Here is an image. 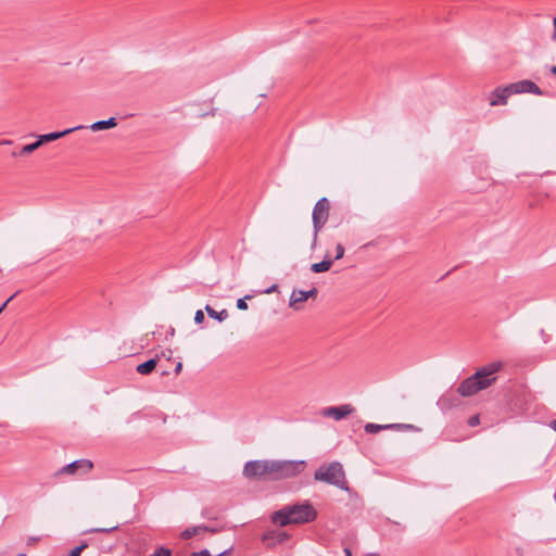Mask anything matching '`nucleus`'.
Instances as JSON below:
<instances>
[{
	"mask_svg": "<svg viewBox=\"0 0 556 556\" xmlns=\"http://www.w3.org/2000/svg\"><path fill=\"white\" fill-rule=\"evenodd\" d=\"M93 464L89 459H77L62 467L56 475H86L91 471Z\"/></svg>",
	"mask_w": 556,
	"mask_h": 556,
	"instance_id": "nucleus-6",
	"label": "nucleus"
},
{
	"mask_svg": "<svg viewBox=\"0 0 556 556\" xmlns=\"http://www.w3.org/2000/svg\"><path fill=\"white\" fill-rule=\"evenodd\" d=\"M317 518V511L307 501L287 505L279 510H276L270 519L274 523L286 527L288 525H302L314 521Z\"/></svg>",
	"mask_w": 556,
	"mask_h": 556,
	"instance_id": "nucleus-3",
	"label": "nucleus"
},
{
	"mask_svg": "<svg viewBox=\"0 0 556 556\" xmlns=\"http://www.w3.org/2000/svg\"><path fill=\"white\" fill-rule=\"evenodd\" d=\"M87 547V543L76 546L68 556H80V553Z\"/></svg>",
	"mask_w": 556,
	"mask_h": 556,
	"instance_id": "nucleus-23",
	"label": "nucleus"
},
{
	"mask_svg": "<svg viewBox=\"0 0 556 556\" xmlns=\"http://www.w3.org/2000/svg\"><path fill=\"white\" fill-rule=\"evenodd\" d=\"M305 467L304 460H250L243 467V476L254 480H281L300 475Z\"/></svg>",
	"mask_w": 556,
	"mask_h": 556,
	"instance_id": "nucleus-1",
	"label": "nucleus"
},
{
	"mask_svg": "<svg viewBox=\"0 0 556 556\" xmlns=\"http://www.w3.org/2000/svg\"><path fill=\"white\" fill-rule=\"evenodd\" d=\"M344 554H345V556H352V552H351V549H350V548H348V547H346V548H344Z\"/></svg>",
	"mask_w": 556,
	"mask_h": 556,
	"instance_id": "nucleus-35",
	"label": "nucleus"
},
{
	"mask_svg": "<svg viewBox=\"0 0 556 556\" xmlns=\"http://www.w3.org/2000/svg\"><path fill=\"white\" fill-rule=\"evenodd\" d=\"M513 94L509 85L497 87L489 94L491 106L506 105L508 98Z\"/></svg>",
	"mask_w": 556,
	"mask_h": 556,
	"instance_id": "nucleus-9",
	"label": "nucleus"
},
{
	"mask_svg": "<svg viewBox=\"0 0 556 556\" xmlns=\"http://www.w3.org/2000/svg\"><path fill=\"white\" fill-rule=\"evenodd\" d=\"M40 147V144L38 143V140L33 142V143H29V144H26L22 148V150L20 151V155H27V154H30L33 153L35 150H37L38 148Z\"/></svg>",
	"mask_w": 556,
	"mask_h": 556,
	"instance_id": "nucleus-19",
	"label": "nucleus"
},
{
	"mask_svg": "<svg viewBox=\"0 0 556 556\" xmlns=\"http://www.w3.org/2000/svg\"><path fill=\"white\" fill-rule=\"evenodd\" d=\"M267 539H268V535H267V534H265V535L263 536V540H267Z\"/></svg>",
	"mask_w": 556,
	"mask_h": 556,
	"instance_id": "nucleus-39",
	"label": "nucleus"
},
{
	"mask_svg": "<svg viewBox=\"0 0 556 556\" xmlns=\"http://www.w3.org/2000/svg\"><path fill=\"white\" fill-rule=\"evenodd\" d=\"M412 429V425H405V424H389V425H378V424H371L368 422L365 425L364 430L366 433H378L381 430L386 429Z\"/></svg>",
	"mask_w": 556,
	"mask_h": 556,
	"instance_id": "nucleus-11",
	"label": "nucleus"
},
{
	"mask_svg": "<svg viewBox=\"0 0 556 556\" xmlns=\"http://www.w3.org/2000/svg\"><path fill=\"white\" fill-rule=\"evenodd\" d=\"M458 403L459 400L456 395H454L453 393H445L439 397L437 405L442 412H446L452 409L453 407H456Z\"/></svg>",
	"mask_w": 556,
	"mask_h": 556,
	"instance_id": "nucleus-12",
	"label": "nucleus"
},
{
	"mask_svg": "<svg viewBox=\"0 0 556 556\" xmlns=\"http://www.w3.org/2000/svg\"><path fill=\"white\" fill-rule=\"evenodd\" d=\"M277 288H278V286H277V285H273V286H270V287L265 291V293H271V292L276 291V290H277Z\"/></svg>",
	"mask_w": 556,
	"mask_h": 556,
	"instance_id": "nucleus-31",
	"label": "nucleus"
},
{
	"mask_svg": "<svg viewBox=\"0 0 556 556\" xmlns=\"http://www.w3.org/2000/svg\"><path fill=\"white\" fill-rule=\"evenodd\" d=\"M480 424L479 415H473L468 419V425L470 427H476Z\"/></svg>",
	"mask_w": 556,
	"mask_h": 556,
	"instance_id": "nucleus-26",
	"label": "nucleus"
},
{
	"mask_svg": "<svg viewBox=\"0 0 556 556\" xmlns=\"http://www.w3.org/2000/svg\"><path fill=\"white\" fill-rule=\"evenodd\" d=\"M305 293L307 295V299H309V298L316 296L318 293V290L314 287L311 290L305 291Z\"/></svg>",
	"mask_w": 556,
	"mask_h": 556,
	"instance_id": "nucleus-27",
	"label": "nucleus"
},
{
	"mask_svg": "<svg viewBox=\"0 0 556 556\" xmlns=\"http://www.w3.org/2000/svg\"><path fill=\"white\" fill-rule=\"evenodd\" d=\"M204 531L214 532L213 529H208L205 526H195V527L187 528L186 530H184L181 532V538L185 540H188V539H191L192 536L198 535Z\"/></svg>",
	"mask_w": 556,
	"mask_h": 556,
	"instance_id": "nucleus-17",
	"label": "nucleus"
},
{
	"mask_svg": "<svg viewBox=\"0 0 556 556\" xmlns=\"http://www.w3.org/2000/svg\"><path fill=\"white\" fill-rule=\"evenodd\" d=\"M84 128H87V127L84 126V125H78V126H75L73 128L65 129L63 131H55V132L45 134V135H41V136L38 137V143L41 146L45 142L54 141L56 139H60V138L71 134V132H73V131H76V130H79V129H84Z\"/></svg>",
	"mask_w": 556,
	"mask_h": 556,
	"instance_id": "nucleus-10",
	"label": "nucleus"
},
{
	"mask_svg": "<svg viewBox=\"0 0 556 556\" xmlns=\"http://www.w3.org/2000/svg\"><path fill=\"white\" fill-rule=\"evenodd\" d=\"M118 529V525L109 527V528H92L88 530V533H110Z\"/></svg>",
	"mask_w": 556,
	"mask_h": 556,
	"instance_id": "nucleus-20",
	"label": "nucleus"
},
{
	"mask_svg": "<svg viewBox=\"0 0 556 556\" xmlns=\"http://www.w3.org/2000/svg\"><path fill=\"white\" fill-rule=\"evenodd\" d=\"M38 539L37 538H30L29 541L30 542H36Z\"/></svg>",
	"mask_w": 556,
	"mask_h": 556,
	"instance_id": "nucleus-37",
	"label": "nucleus"
},
{
	"mask_svg": "<svg viewBox=\"0 0 556 556\" xmlns=\"http://www.w3.org/2000/svg\"><path fill=\"white\" fill-rule=\"evenodd\" d=\"M205 312L206 314L208 315V317L213 318V319H216L218 320L219 323H223L224 320H226L228 318V311L227 309H222L219 312L215 311L211 305L206 304L205 305Z\"/></svg>",
	"mask_w": 556,
	"mask_h": 556,
	"instance_id": "nucleus-16",
	"label": "nucleus"
},
{
	"mask_svg": "<svg viewBox=\"0 0 556 556\" xmlns=\"http://www.w3.org/2000/svg\"><path fill=\"white\" fill-rule=\"evenodd\" d=\"M549 427H551L553 430H555V431H556V420H552V421L549 422Z\"/></svg>",
	"mask_w": 556,
	"mask_h": 556,
	"instance_id": "nucleus-34",
	"label": "nucleus"
},
{
	"mask_svg": "<svg viewBox=\"0 0 556 556\" xmlns=\"http://www.w3.org/2000/svg\"><path fill=\"white\" fill-rule=\"evenodd\" d=\"M159 359H160V356L156 355V357L150 358L147 362L139 364L136 368L137 372H139L140 375L151 374L154 370V368L156 367Z\"/></svg>",
	"mask_w": 556,
	"mask_h": 556,
	"instance_id": "nucleus-15",
	"label": "nucleus"
},
{
	"mask_svg": "<svg viewBox=\"0 0 556 556\" xmlns=\"http://www.w3.org/2000/svg\"><path fill=\"white\" fill-rule=\"evenodd\" d=\"M553 24H554V33L552 35V39L555 41L556 40V17H554Z\"/></svg>",
	"mask_w": 556,
	"mask_h": 556,
	"instance_id": "nucleus-32",
	"label": "nucleus"
},
{
	"mask_svg": "<svg viewBox=\"0 0 556 556\" xmlns=\"http://www.w3.org/2000/svg\"><path fill=\"white\" fill-rule=\"evenodd\" d=\"M502 367L503 363L497 361L479 368L473 375L459 383L457 393L462 396H470L489 388L496 380L494 375L500 371Z\"/></svg>",
	"mask_w": 556,
	"mask_h": 556,
	"instance_id": "nucleus-2",
	"label": "nucleus"
},
{
	"mask_svg": "<svg viewBox=\"0 0 556 556\" xmlns=\"http://www.w3.org/2000/svg\"><path fill=\"white\" fill-rule=\"evenodd\" d=\"M367 556H379V555L371 553V554H368Z\"/></svg>",
	"mask_w": 556,
	"mask_h": 556,
	"instance_id": "nucleus-38",
	"label": "nucleus"
},
{
	"mask_svg": "<svg viewBox=\"0 0 556 556\" xmlns=\"http://www.w3.org/2000/svg\"><path fill=\"white\" fill-rule=\"evenodd\" d=\"M150 556H172V552L166 547H160Z\"/></svg>",
	"mask_w": 556,
	"mask_h": 556,
	"instance_id": "nucleus-22",
	"label": "nucleus"
},
{
	"mask_svg": "<svg viewBox=\"0 0 556 556\" xmlns=\"http://www.w3.org/2000/svg\"><path fill=\"white\" fill-rule=\"evenodd\" d=\"M182 370V363L181 362H178L175 366V369H174V372L175 375H179Z\"/></svg>",
	"mask_w": 556,
	"mask_h": 556,
	"instance_id": "nucleus-29",
	"label": "nucleus"
},
{
	"mask_svg": "<svg viewBox=\"0 0 556 556\" xmlns=\"http://www.w3.org/2000/svg\"><path fill=\"white\" fill-rule=\"evenodd\" d=\"M16 295V293H14L13 295H11L3 304H0V308H1V313L4 311V308L8 306V304L13 300V298Z\"/></svg>",
	"mask_w": 556,
	"mask_h": 556,
	"instance_id": "nucleus-28",
	"label": "nucleus"
},
{
	"mask_svg": "<svg viewBox=\"0 0 556 556\" xmlns=\"http://www.w3.org/2000/svg\"><path fill=\"white\" fill-rule=\"evenodd\" d=\"M329 212H330V202L327 198L319 199L312 213V222H313V241H312V249H315L318 240V233L326 225L328 218H329Z\"/></svg>",
	"mask_w": 556,
	"mask_h": 556,
	"instance_id": "nucleus-5",
	"label": "nucleus"
},
{
	"mask_svg": "<svg viewBox=\"0 0 556 556\" xmlns=\"http://www.w3.org/2000/svg\"><path fill=\"white\" fill-rule=\"evenodd\" d=\"M344 255V247L341 243H338L336 247V256L334 260H340Z\"/></svg>",
	"mask_w": 556,
	"mask_h": 556,
	"instance_id": "nucleus-25",
	"label": "nucleus"
},
{
	"mask_svg": "<svg viewBox=\"0 0 556 556\" xmlns=\"http://www.w3.org/2000/svg\"><path fill=\"white\" fill-rule=\"evenodd\" d=\"M204 313L202 309H198L194 314V323L201 325L204 321Z\"/></svg>",
	"mask_w": 556,
	"mask_h": 556,
	"instance_id": "nucleus-24",
	"label": "nucleus"
},
{
	"mask_svg": "<svg viewBox=\"0 0 556 556\" xmlns=\"http://www.w3.org/2000/svg\"><path fill=\"white\" fill-rule=\"evenodd\" d=\"M160 357H166L167 359H170V356H172V352L168 351V355L165 353V352H162L161 355H159Z\"/></svg>",
	"mask_w": 556,
	"mask_h": 556,
	"instance_id": "nucleus-33",
	"label": "nucleus"
},
{
	"mask_svg": "<svg viewBox=\"0 0 556 556\" xmlns=\"http://www.w3.org/2000/svg\"><path fill=\"white\" fill-rule=\"evenodd\" d=\"M355 412V407L351 404H343L340 406H329L325 407L320 415L326 418H332L334 420H341L346 418L351 414Z\"/></svg>",
	"mask_w": 556,
	"mask_h": 556,
	"instance_id": "nucleus-7",
	"label": "nucleus"
},
{
	"mask_svg": "<svg viewBox=\"0 0 556 556\" xmlns=\"http://www.w3.org/2000/svg\"><path fill=\"white\" fill-rule=\"evenodd\" d=\"M332 265V260H330L327 255L325 256V258L319 262V263H314L311 265V270L313 273H324V271H327L330 269Z\"/></svg>",
	"mask_w": 556,
	"mask_h": 556,
	"instance_id": "nucleus-18",
	"label": "nucleus"
},
{
	"mask_svg": "<svg viewBox=\"0 0 556 556\" xmlns=\"http://www.w3.org/2000/svg\"><path fill=\"white\" fill-rule=\"evenodd\" d=\"M307 300V295L303 290L294 289L290 295L289 306L295 311L301 308V303Z\"/></svg>",
	"mask_w": 556,
	"mask_h": 556,
	"instance_id": "nucleus-13",
	"label": "nucleus"
},
{
	"mask_svg": "<svg viewBox=\"0 0 556 556\" xmlns=\"http://www.w3.org/2000/svg\"><path fill=\"white\" fill-rule=\"evenodd\" d=\"M117 126V121L115 117H110L109 119L98 121L92 123L89 128L92 131H100L104 129L114 128Z\"/></svg>",
	"mask_w": 556,
	"mask_h": 556,
	"instance_id": "nucleus-14",
	"label": "nucleus"
},
{
	"mask_svg": "<svg viewBox=\"0 0 556 556\" xmlns=\"http://www.w3.org/2000/svg\"><path fill=\"white\" fill-rule=\"evenodd\" d=\"M251 295H245L244 298L237 300V308L240 311L248 309L247 299H251Z\"/></svg>",
	"mask_w": 556,
	"mask_h": 556,
	"instance_id": "nucleus-21",
	"label": "nucleus"
},
{
	"mask_svg": "<svg viewBox=\"0 0 556 556\" xmlns=\"http://www.w3.org/2000/svg\"><path fill=\"white\" fill-rule=\"evenodd\" d=\"M509 87H510L513 94H518V93H533L536 96L543 94V91L541 90V88L535 83H533L532 80H529V79H523V80H519L516 83H511V84H509Z\"/></svg>",
	"mask_w": 556,
	"mask_h": 556,
	"instance_id": "nucleus-8",
	"label": "nucleus"
},
{
	"mask_svg": "<svg viewBox=\"0 0 556 556\" xmlns=\"http://www.w3.org/2000/svg\"><path fill=\"white\" fill-rule=\"evenodd\" d=\"M287 538H288L287 533L281 532V533H278L277 540H278L279 542H282V541H285Z\"/></svg>",
	"mask_w": 556,
	"mask_h": 556,
	"instance_id": "nucleus-30",
	"label": "nucleus"
},
{
	"mask_svg": "<svg viewBox=\"0 0 556 556\" xmlns=\"http://www.w3.org/2000/svg\"><path fill=\"white\" fill-rule=\"evenodd\" d=\"M551 73H552V74H554V75H556V65H553V66L551 67Z\"/></svg>",
	"mask_w": 556,
	"mask_h": 556,
	"instance_id": "nucleus-36",
	"label": "nucleus"
},
{
	"mask_svg": "<svg viewBox=\"0 0 556 556\" xmlns=\"http://www.w3.org/2000/svg\"><path fill=\"white\" fill-rule=\"evenodd\" d=\"M314 479L336 485L340 490L349 491L343 466L339 462L321 465L314 473Z\"/></svg>",
	"mask_w": 556,
	"mask_h": 556,
	"instance_id": "nucleus-4",
	"label": "nucleus"
}]
</instances>
